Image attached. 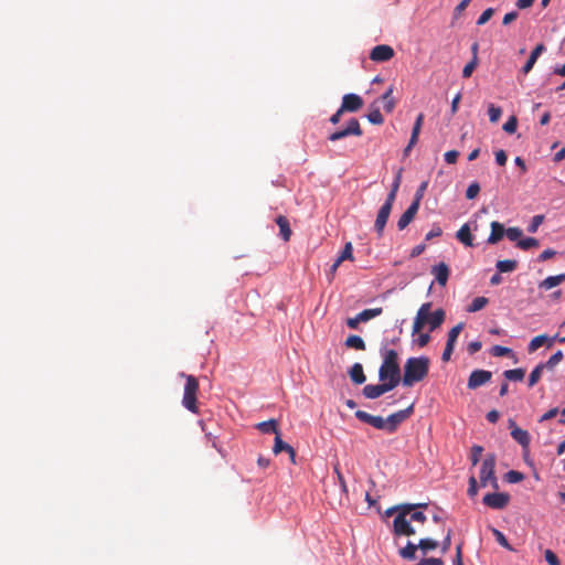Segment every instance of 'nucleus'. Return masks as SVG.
I'll return each mask as SVG.
<instances>
[{
	"label": "nucleus",
	"mask_w": 565,
	"mask_h": 565,
	"mask_svg": "<svg viewBox=\"0 0 565 565\" xmlns=\"http://www.w3.org/2000/svg\"><path fill=\"white\" fill-rule=\"evenodd\" d=\"M430 302H425L419 307L413 323V334L422 332L425 324L429 326L430 331H434L443 324L446 316L445 311L443 309H437L434 312H430Z\"/></svg>",
	"instance_id": "obj_1"
},
{
	"label": "nucleus",
	"mask_w": 565,
	"mask_h": 565,
	"mask_svg": "<svg viewBox=\"0 0 565 565\" xmlns=\"http://www.w3.org/2000/svg\"><path fill=\"white\" fill-rule=\"evenodd\" d=\"M429 364L430 361L427 356L407 359L404 365L403 385L409 387L423 381L428 374Z\"/></svg>",
	"instance_id": "obj_2"
},
{
	"label": "nucleus",
	"mask_w": 565,
	"mask_h": 565,
	"mask_svg": "<svg viewBox=\"0 0 565 565\" xmlns=\"http://www.w3.org/2000/svg\"><path fill=\"white\" fill-rule=\"evenodd\" d=\"M380 381L394 383L396 387L401 382V369L398 364V354L395 350H386L383 354V363L379 370Z\"/></svg>",
	"instance_id": "obj_3"
},
{
	"label": "nucleus",
	"mask_w": 565,
	"mask_h": 565,
	"mask_svg": "<svg viewBox=\"0 0 565 565\" xmlns=\"http://www.w3.org/2000/svg\"><path fill=\"white\" fill-rule=\"evenodd\" d=\"M417 507L425 508L427 504H401L399 513L396 514L393 521V532L395 535L411 536L416 533L415 529L411 525L412 521L408 514H411V512Z\"/></svg>",
	"instance_id": "obj_4"
},
{
	"label": "nucleus",
	"mask_w": 565,
	"mask_h": 565,
	"mask_svg": "<svg viewBox=\"0 0 565 565\" xmlns=\"http://www.w3.org/2000/svg\"><path fill=\"white\" fill-rule=\"evenodd\" d=\"M495 461L494 454H488L482 460L479 472L481 487L490 484L494 490L499 489L498 478L495 477Z\"/></svg>",
	"instance_id": "obj_5"
},
{
	"label": "nucleus",
	"mask_w": 565,
	"mask_h": 565,
	"mask_svg": "<svg viewBox=\"0 0 565 565\" xmlns=\"http://www.w3.org/2000/svg\"><path fill=\"white\" fill-rule=\"evenodd\" d=\"M181 376L185 377L184 393L182 398V405L190 412L196 414L198 405H196V396L199 392V382L198 379L193 375H185L184 373Z\"/></svg>",
	"instance_id": "obj_6"
},
{
	"label": "nucleus",
	"mask_w": 565,
	"mask_h": 565,
	"mask_svg": "<svg viewBox=\"0 0 565 565\" xmlns=\"http://www.w3.org/2000/svg\"><path fill=\"white\" fill-rule=\"evenodd\" d=\"M363 131L361 129L360 122L356 118H351L344 129L338 130L332 132L329 136L330 141H338L342 138L349 137V136H362Z\"/></svg>",
	"instance_id": "obj_7"
},
{
	"label": "nucleus",
	"mask_w": 565,
	"mask_h": 565,
	"mask_svg": "<svg viewBox=\"0 0 565 565\" xmlns=\"http://www.w3.org/2000/svg\"><path fill=\"white\" fill-rule=\"evenodd\" d=\"M382 312H383V309L381 307L365 309V310L361 311L360 313H358L355 317L348 318L347 326L350 329L356 330L361 322H366L375 317H379L380 315H382Z\"/></svg>",
	"instance_id": "obj_8"
},
{
	"label": "nucleus",
	"mask_w": 565,
	"mask_h": 565,
	"mask_svg": "<svg viewBox=\"0 0 565 565\" xmlns=\"http://www.w3.org/2000/svg\"><path fill=\"white\" fill-rule=\"evenodd\" d=\"M483 504L495 510L504 509L510 502V494L505 492L487 493L483 497Z\"/></svg>",
	"instance_id": "obj_9"
},
{
	"label": "nucleus",
	"mask_w": 565,
	"mask_h": 565,
	"mask_svg": "<svg viewBox=\"0 0 565 565\" xmlns=\"http://www.w3.org/2000/svg\"><path fill=\"white\" fill-rule=\"evenodd\" d=\"M382 384H367L363 387L362 393L369 399H375L381 395L395 388L394 383L382 381Z\"/></svg>",
	"instance_id": "obj_10"
},
{
	"label": "nucleus",
	"mask_w": 565,
	"mask_h": 565,
	"mask_svg": "<svg viewBox=\"0 0 565 565\" xmlns=\"http://www.w3.org/2000/svg\"><path fill=\"white\" fill-rule=\"evenodd\" d=\"M413 405L408 406L405 409L398 411L394 414H391L386 420H387V433H394L396 431L398 425L407 419L413 414Z\"/></svg>",
	"instance_id": "obj_11"
},
{
	"label": "nucleus",
	"mask_w": 565,
	"mask_h": 565,
	"mask_svg": "<svg viewBox=\"0 0 565 565\" xmlns=\"http://www.w3.org/2000/svg\"><path fill=\"white\" fill-rule=\"evenodd\" d=\"M413 405L408 406L405 409L398 411L394 414H391L386 420H387V433H394L396 431L398 425L407 419L413 414Z\"/></svg>",
	"instance_id": "obj_12"
},
{
	"label": "nucleus",
	"mask_w": 565,
	"mask_h": 565,
	"mask_svg": "<svg viewBox=\"0 0 565 565\" xmlns=\"http://www.w3.org/2000/svg\"><path fill=\"white\" fill-rule=\"evenodd\" d=\"M355 417L363 422V423H366L371 426H373L374 428L376 429H382V430H386L387 431V420L386 418H383L381 416H375V415H371L364 411H356L355 412Z\"/></svg>",
	"instance_id": "obj_13"
},
{
	"label": "nucleus",
	"mask_w": 565,
	"mask_h": 565,
	"mask_svg": "<svg viewBox=\"0 0 565 565\" xmlns=\"http://www.w3.org/2000/svg\"><path fill=\"white\" fill-rule=\"evenodd\" d=\"M392 207H393V203H391V202L388 203V201L385 200L384 204L379 210V213H377V216L375 220V224H374L375 231L379 236L383 235L386 222L392 212Z\"/></svg>",
	"instance_id": "obj_14"
},
{
	"label": "nucleus",
	"mask_w": 565,
	"mask_h": 565,
	"mask_svg": "<svg viewBox=\"0 0 565 565\" xmlns=\"http://www.w3.org/2000/svg\"><path fill=\"white\" fill-rule=\"evenodd\" d=\"M363 106V99L361 96L356 94H347L342 98V104L340 106V113H356Z\"/></svg>",
	"instance_id": "obj_15"
},
{
	"label": "nucleus",
	"mask_w": 565,
	"mask_h": 565,
	"mask_svg": "<svg viewBox=\"0 0 565 565\" xmlns=\"http://www.w3.org/2000/svg\"><path fill=\"white\" fill-rule=\"evenodd\" d=\"M492 373L486 370H475L468 379V388L476 390L491 380Z\"/></svg>",
	"instance_id": "obj_16"
},
{
	"label": "nucleus",
	"mask_w": 565,
	"mask_h": 565,
	"mask_svg": "<svg viewBox=\"0 0 565 565\" xmlns=\"http://www.w3.org/2000/svg\"><path fill=\"white\" fill-rule=\"evenodd\" d=\"M394 56V50L386 44H380L371 50L370 58L374 62H387Z\"/></svg>",
	"instance_id": "obj_17"
},
{
	"label": "nucleus",
	"mask_w": 565,
	"mask_h": 565,
	"mask_svg": "<svg viewBox=\"0 0 565 565\" xmlns=\"http://www.w3.org/2000/svg\"><path fill=\"white\" fill-rule=\"evenodd\" d=\"M509 428L511 429V437L523 448H527L531 441L530 434L520 428L513 419H509Z\"/></svg>",
	"instance_id": "obj_18"
},
{
	"label": "nucleus",
	"mask_w": 565,
	"mask_h": 565,
	"mask_svg": "<svg viewBox=\"0 0 565 565\" xmlns=\"http://www.w3.org/2000/svg\"><path fill=\"white\" fill-rule=\"evenodd\" d=\"M418 209L419 206H417V203H412L407 207V210L401 215L399 220L397 221V227L399 231L405 230L411 224V222L417 214Z\"/></svg>",
	"instance_id": "obj_19"
},
{
	"label": "nucleus",
	"mask_w": 565,
	"mask_h": 565,
	"mask_svg": "<svg viewBox=\"0 0 565 565\" xmlns=\"http://www.w3.org/2000/svg\"><path fill=\"white\" fill-rule=\"evenodd\" d=\"M431 274L440 286H446L449 278V267L445 263H439L431 268Z\"/></svg>",
	"instance_id": "obj_20"
},
{
	"label": "nucleus",
	"mask_w": 565,
	"mask_h": 565,
	"mask_svg": "<svg viewBox=\"0 0 565 565\" xmlns=\"http://www.w3.org/2000/svg\"><path fill=\"white\" fill-rule=\"evenodd\" d=\"M545 51V45L540 43L537 44L533 51L531 52L526 63L524 64V66L522 67V73L524 75H526L527 73H530L534 66V64L536 63L537 58L540 57V55Z\"/></svg>",
	"instance_id": "obj_21"
},
{
	"label": "nucleus",
	"mask_w": 565,
	"mask_h": 565,
	"mask_svg": "<svg viewBox=\"0 0 565 565\" xmlns=\"http://www.w3.org/2000/svg\"><path fill=\"white\" fill-rule=\"evenodd\" d=\"M491 227V233L488 237V243L489 244H497L499 241L502 239V237L505 235V228L504 226L497 222V221H493L490 225Z\"/></svg>",
	"instance_id": "obj_22"
},
{
	"label": "nucleus",
	"mask_w": 565,
	"mask_h": 565,
	"mask_svg": "<svg viewBox=\"0 0 565 565\" xmlns=\"http://www.w3.org/2000/svg\"><path fill=\"white\" fill-rule=\"evenodd\" d=\"M555 338H548L547 335L545 334H540V335H536L534 337L530 343H529V347H527V351L529 353H533L535 352L537 349H540L542 345H544L545 343H547V347L550 348L553 343Z\"/></svg>",
	"instance_id": "obj_23"
},
{
	"label": "nucleus",
	"mask_w": 565,
	"mask_h": 565,
	"mask_svg": "<svg viewBox=\"0 0 565 565\" xmlns=\"http://www.w3.org/2000/svg\"><path fill=\"white\" fill-rule=\"evenodd\" d=\"M349 376L354 384H363L366 381V376L363 371L361 363H354L349 370Z\"/></svg>",
	"instance_id": "obj_24"
},
{
	"label": "nucleus",
	"mask_w": 565,
	"mask_h": 565,
	"mask_svg": "<svg viewBox=\"0 0 565 565\" xmlns=\"http://www.w3.org/2000/svg\"><path fill=\"white\" fill-rule=\"evenodd\" d=\"M276 223L279 227V234L281 236V238L285 241V242H288L291 237V228H290V225H289V221L286 216L284 215H279L277 218H276Z\"/></svg>",
	"instance_id": "obj_25"
},
{
	"label": "nucleus",
	"mask_w": 565,
	"mask_h": 565,
	"mask_svg": "<svg viewBox=\"0 0 565 565\" xmlns=\"http://www.w3.org/2000/svg\"><path fill=\"white\" fill-rule=\"evenodd\" d=\"M565 281V274L548 276L540 282V288L548 290Z\"/></svg>",
	"instance_id": "obj_26"
},
{
	"label": "nucleus",
	"mask_w": 565,
	"mask_h": 565,
	"mask_svg": "<svg viewBox=\"0 0 565 565\" xmlns=\"http://www.w3.org/2000/svg\"><path fill=\"white\" fill-rule=\"evenodd\" d=\"M394 87L390 86L388 89L381 96V100L383 102V108L386 113H392L395 108L396 102L393 98Z\"/></svg>",
	"instance_id": "obj_27"
},
{
	"label": "nucleus",
	"mask_w": 565,
	"mask_h": 565,
	"mask_svg": "<svg viewBox=\"0 0 565 565\" xmlns=\"http://www.w3.org/2000/svg\"><path fill=\"white\" fill-rule=\"evenodd\" d=\"M456 237L458 238V241H460L466 246H470V247L473 246L472 235H471L470 227L468 224H463L459 228V231L456 234Z\"/></svg>",
	"instance_id": "obj_28"
},
{
	"label": "nucleus",
	"mask_w": 565,
	"mask_h": 565,
	"mask_svg": "<svg viewBox=\"0 0 565 565\" xmlns=\"http://www.w3.org/2000/svg\"><path fill=\"white\" fill-rule=\"evenodd\" d=\"M417 550V544H414L413 542L408 541L406 546L399 550L398 554L404 559L413 561L416 558Z\"/></svg>",
	"instance_id": "obj_29"
},
{
	"label": "nucleus",
	"mask_w": 565,
	"mask_h": 565,
	"mask_svg": "<svg viewBox=\"0 0 565 565\" xmlns=\"http://www.w3.org/2000/svg\"><path fill=\"white\" fill-rule=\"evenodd\" d=\"M257 429L263 434L274 433L276 436L279 435V430L277 427V422L275 419H269L266 422L258 423L256 425Z\"/></svg>",
	"instance_id": "obj_30"
},
{
	"label": "nucleus",
	"mask_w": 565,
	"mask_h": 565,
	"mask_svg": "<svg viewBox=\"0 0 565 565\" xmlns=\"http://www.w3.org/2000/svg\"><path fill=\"white\" fill-rule=\"evenodd\" d=\"M345 345L350 349L360 350V351H364L366 348L364 340L360 335H356V334L349 335L345 340Z\"/></svg>",
	"instance_id": "obj_31"
},
{
	"label": "nucleus",
	"mask_w": 565,
	"mask_h": 565,
	"mask_svg": "<svg viewBox=\"0 0 565 565\" xmlns=\"http://www.w3.org/2000/svg\"><path fill=\"white\" fill-rule=\"evenodd\" d=\"M423 121H424V115L419 114L417 116V118H416V121H415L413 130H412V136H411V139H409V146H415L417 143L418 136H419V132H420V129H422V126H423Z\"/></svg>",
	"instance_id": "obj_32"
},
{
	"label": "nucleus",
	"mask_w": 565,
	"mask_h": 565,
	"mask_svg": "<svg viewBox=\"0 0 565 565\" xmlns=\"http://www.w3.org/2000/svg\"><path fill=\"white\" fill-rule=\"evenodd\" d=\"M423 121H424V115L419 114L417 116V118H416V121H415L413 130H412V136H411V139H409V146H415L417 143L418 136H419V132H420V129H422V126H423Z\"/></svg>",
	"instance_id": "obj_33"
},
{
	"label": "nucleus",
	"mask_w": 565,
	"mask_h": 565,
	"mask_svg": "<svg viewBox=\"0 0 565 565\" xmlns=\"http://www.w3.org/2000/svg\"><path fill=\"white\" fill-rule=\"evenodd\" d=\"M495 267L499 273H511L516 269L518 262L514 259L498 260Z\"/></svg>",
	"instance_id": "obj_34"
},
{
	"label": "nucleus",
	"mask_w": 565,
	"mask_h": 565,
	"mask_svg": "<svg viewBox=\"0 0 565 565\" xmlns=\"http://www.w3.org/2000/svg\"><path fill=\"white\" fill-rule=\"evenodd\" d=\"M418 550L423 552V554H427L429 551L436 550L438 547V542L433 539H420L417 543Z\"/></svg>",
	"instance_id": "obj_35"
},
{
	"label": "nucleus",
	"mask_w": 565,
	"mask_h": 565,
	"mask_svg": "<svg viewBox=\"0 0 565 565\" xmlns=\"http://www.w3.org/2000/svg\"><path fill=\"white\" fill-rule=\"evenodd\" d=\"M489 300L486 297H477L472 300V302L468 306V312H477L483 309L488 305Z\"/></svg>",
	"instance_id": "obj_36"
},
{
	"label": "nucleus",
	"mask_w": 565,
	"mask_h": 565,
	"mask_svg": "<svg viewBox=\"0 0 565 565\" xmlns=\"http://www.w3.org/2000/svg\"><path fill=\"white\" fill-rule=\"evenodd\" d=\"M524 375L525 371L523 369H513L503 372V376L509 381H522Z\"/></svg>",
	"instance_id": "obj_37"
},
{
	"label": "nucleus",
	"mask_w": 565,
	"mask_h": 565,
	"mask_svg": "<svg viewBox=\"0 0 565 565\" xmlns=\"http://www.w3.org/2000/svg\"><path fill=\"white\" fill-rule=\"evenodd\" d=\"M544 369L545 367H544L543 363H540L530 373V376H529V386L530 387L534 386L540 381Z\"/></svg>",
	"instance_id": "obj_38"
},
{
	"label": "nucleus",
	"mask_w": 565,
	"mask_h": 565,
	"mask_svg": "<svg viewBox=\"0 0 565 565\" xmlns=\"http://www.w3.org/2000/svg\"><path fill=\"white\" fill-rule=\"evenodd\" d=\"M291 448V446L287 443H285L281 438H280V434L275 436V443H274V447H273V452L275 455H278L280 454L281 451H286L288 452V450Z\"/></svg>",
	"instance_id": "obj_39"
},
{
	"label": "nucleus",
	"mask_w": 565,
	"mask_h": 565,
	"mask_svg": "<svg viewBox=\"0 0 565 565\" xmlns=\"http://www.w3.org/2000/svg\"><path fill=\"white\" fill-rule=\"evenodd\" d=\"M401 179H402V174H401V171H398V173L396 174L395 180L392 184V189L386 198V201H388V203L391 202L394 204V201L396 199V194H397V191H398V188L401 184Z\"/></svg>",
	"instance_id": "obj_40"
},
{
	"label": "nucleus",
	"mask_w": 565,
	"mask_h": 565,
	"mask_svg": "<svg viewBox=\"0 0 565 565\" xmlns=\"http://www.w3.org/2000/svg\"><path fill=\"white\" fill-rule=\"evenodd\" d=\"M491 532L493 534V536L495 537L497 542L504 548L509 550V551H514L513 547L509 544L507 537L504 536V534L499 531L498 529L495 527H491Z\"/></svg>",
	"instance_id": "obj_41"
},
{
	"label": "nucleus",
	"mask_w": 565,
	"mask_h": 565,
	"mask_svg": "<svg viewBox=\"0 0 565 565\" xmlns=\"http://www.w3.org/2000/svg\"><path fill=\"white\" fill-rule=\"evenodd\" d=\"M344 260H353V246L350 242L344 245V248L339 255L338 264H342Z\"/></svg>",
	"instance_id": "obj_42"
},
{
	"label": "nucleus",
	"mask_w": 565,
	"mask_h": 565,
	"mask_svg": "<svg viewBox=\"0 0 565 565\" xmlns=\"http://www.w3.org/2000/svg\"><path fill=\"white\" fill-rule=\"evenodd\" d=\"M516 246L523 250H527L530 248H533V247H537L539 246V241L534 237H526V238H521L518 243H516Z\"/></svg>",
	"instance_id": "obj_43"
},
{
	"label": "nucleus",
	"mask_w": 565,
	"mask_h": 565,
	"mask_svg": "<svg viewBox=\"0 0 565 565\" xmlns=\"http://www.w3.org/2000/svg\"><path fill=\"white\" fill-rule=\"evenodd\" d=\"M462 329H463L462 322H459L457 326L451 328L450 331L448 332L447 343L455 345Z\"/></svg>",
	"instance_id": "obj_44"
},
{
	"label": "nucleus",
	"mask_w": 565,
	"mask_h": 565,
	"mask_svg": "<svg viewBox=\"0 0 565 565\" xmlns=\"http://www.w3.org/2000/svg\"><path fill=\"white\" fill-rule=\"evenodd\" d=\"M563 360V352L561 350L556 351L545 363H543L545 369H554L561 361Z\"/></svg>",
	"instance_id": "obj_45"
},
{
	"label": "nucleus",
	"mask_w": 565,
	"mask_h": 565,
	"mask_svg": "<svg viewBox=\"0 0 565 565\" xmlns=\"http://www.w3.org/2000/svg\"><path fill=\"white\" fill-rule=\"evenodd\" d=\"M478 64H479L478 56H472L471 61L468 64H466V66L463 67L462 76L465 78H469L472 75L476 67L478 66Z\"/></svg>",
	"instance_id": "obj_46"
},
{
	"label": "nucleus",
	"mask_w": 565,
	"mask_h": 565,
	"mask_svg": "<svg viewBox=\"0 0 565 565\" xmlns=\"http://www.w3.org/2000/svg\"><path fill=\"white\" fill-rule=\"evenodd\" d=\"M504 479L509 483H518L524 479V475L516 470H510L505 473Z\"/></svg>",
	"instance_id": "obj_47"
},
{
	"label": "nucleus",
	"mask_w": 565,
	"mask_h": 565,
	"mask_svg": "<svg viewBox=\"0 0 565 565\" xmlns=\"http://www.w3.org/2000/svg\"><path fill=\"white\" fill-rule=\"evenodd\" d=\"M367 119L373 125H382L384 122V117L379 108L371 110L367 115Z\"/></svg>",
	"instance_id": "obj_48"
},
{
	"label": "nucleus",
	"mask_w": 565,
	"mask_h": 565,
	"mask_svg": "<svg viewBox=\"0 0 565 565\" xmlns=\"http://www.w3.org/2000/svg\"><path fill=\"white\" fill-rule=\"evenodd\" d=\"M488 115L491 122H497L502 115V109L491 104L488 108Z\"/></svg>",
	"instance_id": "obj_49"
},
{
	"label": "nucleus",
	"mask_w": 565,
	"mask_h": 565,
	"mask_svg": "<svg viewBox=\"0 0 565 565\" xmlns=\"http://www.w3.org/2000/svg\"><path fill=\"white\" fill-rule=\"evenodd\" d=\"M480 192V185L478 182H472L469 184V186L467 188L466 190V198L468 200H473L475 198L478 196Z\"/></svg>",
	"instance_id": "obj_50"
},
{
	"label": "nucleus",
	"mask_w": 565,
	"mask_h": 565,
	"mask_svg": "<svg viewBox=\"0 0 565 565\" xmlns=\"http://www.w3.org/2000/svg\"><path fill=\"white\" fill-rule=\"evenodd\" d=\"M523 232L519 227H509L505 230V235L510 241H516V243L521 239Z\"/></svg>",
	"instance_id": "obj_51"
},
{
	"label": "nucleus",
	"mask_w": 565,
	"mask_h": 565,
	"mask_svg": "<svg viewBox=\"0 0 565 565\" xmlns=\"http://www.w3.org/2000/svg\"><path fill=\"white\" fill-rule=\"evenodd\" d=\"M503 130L508 134H514L518 128V119L515 116H511L503 125Z\"/></svg>",
	"instance_id": "obj_52"
},
{
	"label": "nucleus",
	"mask_w": 565,
	"mask_h": 565,
	"mask_svg": "<svg viewBox=\"0 0 565 565\" xmlns=\"http://www.w3.org/2000/svg\"><path fill=\"white\" fill-rule=\"evenodd\" d=\"M482 451H483V448L481 446H479V445L472 446L471 455H470L472 466H476L479 462Z\"/></svg>",
	"instance_id": "obj_53"
},
{
	"label": "nucleus",
	"mask_w": 565,
	"mask_h": 565,
	"mask_svg": "<svg viewBox=\"0 0 565 565\" xmlns=\"http://www.w3.org/2000/svg\"><path fill=\"white\" fill-rule=\"evenodd\" d=\"M511 353H512V350L507 347L494 345L491 349V354L493 356H507V355H510Z\"/></svg>",
	"instance_id": "obj_54"
},
{
	"label": "nucleus",
	"mask_w": 565,
	"mask_h": 565,
	"mask_svg": "<svg viewBox=\"0 0 565 565\" xmlns=\"http://www.w3.org/2000/svg\"><path fill=\"white\" fill-rule=\"evenodd\" d=\"M543 221H544L543 215L533 216L530 225L527 226V232L535 233L537 231L539 226L543 223Z\"/></svg>",
	"instance_id": "obj_55"
},
{
	"label": "nucleus",
	"mask_w": 565,
	"mask_h": 565,
	"mask_svg": "<svg viewBox=\"0 0 565 565\" xmlns=\"http://www.w3.org/2000/svg\"><path fill=\"white\" fill-rule=\"evenodd\" d=\"M494 10L492 8L486 9L477 20L478 25L486 24L493 15Z\"/></svg>",
	"instance_id": "obj_56"
},
{
	"label": "nucleus",
	"mask_w": 565,
	"mask_h": 565,
	"mask_svg": "<svg viewBox=\"0 0 565 565\" xmlns=\"http://www.w3.org/2000/svg\"><path fill=\"white\" fill-rule=\"evenodd\" d=\"M469 497L473 498L478 494V483L475 476H470L469 478V487L467 490Z\"/></svg>",
	"instance_id": "obj_57"
},
{
	"label": "nucleus",
	"mask_w": 565,
	"mask_h": 565,
	"mask_svg": "<svg viewBox=\"0 0 565 565\" xmlns=\"http://www.w3.org/2000/svg\"><path fill=\"white\" fill-rule=\"evenodd\" d=\"M333 470H334V473L337 475V479H338V482H339L342 491L347 492L348 491L347 482H345V479H344L342 472L340 471L338 463L333 467Z\"/></svg>",
	"instance_id": "obj_58"
},
{
	"label": "nucleus",
	"mask_w": 565,
	"mask_h": 565,
	"mask_svg": "<svg viewBox=\"0 0 565 565\" xmlns=\"http://www.w3.org/2000/svg\"><path fill=\"white\" fill-rule=\"evenodd\" d=\"M412 522H418L424 524L427 521V516L420 512V511H412L411 514H408Z\"/></svg>",
	"instance_id": "obj_59"
},
{
	"label": "nucleus",
	"mask_w": 565,
	"mask_h": 565,
	"mask_svg": "<svg viewBox=\"0 0 565 565\" xmlns=\"http://www.w3.org/2000/svg\"><path fill=\"white\" fill-rule=\"evenodd\" d=\"M426 188H427V182H423V183L418 186V189H417V191H416V193H415L414 201H413L412 203H417V206H419V205H420V201H422V199H423V196H424V193H425V191H426Z\"/></svg>",
	"instance_id": "obj_60"
},
{
	"label": "nucleus",
	"mask_w": 565,
	"mask_h": 565,
	"mask_svg": "<svg viewBox=\"0 0 565 565\" xmlns=\"http://www.w3.org/2000/svg\"><path fill=\"white\" fill-rule=\"evenodd\" d=\"M544 556H545L546 562L550 565H561V562H559L557 555L553 551L546 550L544 553Z\"/></svg>",
	"instance_id": "obj_61"
},
{
	"label": "nucleus",
	"mask_w": 565,
	"mask_h": 565,
	"mask_svg": "<svg viewBox=\"0 0 565 565\" xmlns=\"http://www.w3.org/2000/svg\"><path fill=\"white\" fill-rule=\"evenodd\" d=\"M451 535H452V531L449 529L447 531V534H446L445 539L441 542V553L443 554L447 553L449 551V548H450Z\"/></svg>",
	"instance_id": "obj_62"
},
{
	"label": "nucleus",
	"mask_w": 565,
	"mask_h": 565,
	"mask_svg": "<svg viewBox=\"0 0 565 565\" xmlns=\"http://www.w3.org/2000/svg\"><path fill=\"white\" fill-rule=\"evenodd\" d=\"M459 152L457 150H449L445 153V161L449 164H454L457 162Z\"/></svg>",
	"instance_id": "obj_63"
},
{
	"label": "nucleus",
	"mask_w": 565,
	"mask_h": 565,
	"mask_svg": "<svg viewBox=\"0 0 565 565\" xmlns=\"http://www.w3.org/2000/svg\"><path fill=\"white\" fill-rule=\"evenodd\" d=\"M417 565H444V561L441 558H423Z\"/></svg>",
	"instance_id": "obj_64"
}]
</instances>
